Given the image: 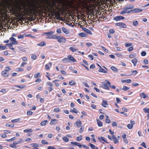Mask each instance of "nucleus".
I'll list each match as a JSON object with an SVG mask.
<instances>
[{"label":"nucleus","instance_id":"f257e3e1","mask_svg":"<svg viewBox=\"0 0 149 149\" xmlns=\"http://www.w3.org/2000/svg\"><path fill=\"white\" fill-rule=\"evenodd\" d=\"M42 1L47 8H49V12L55 14L56 10L54 7L56 4V1L54 0H42Z\"/></svg>","mask_w":149,"mask_h":149},{"label":"nucleus","instance_id":"f03ea898","mask_svg":"<svg viewBox=\"0 0 149 149\" xmlns=\"http://www.w3.org/2000/svg\"><path fill=\"white\" fill-rule=\"evenodd\" d=\"M54 32L51 31L49 32L45 33V34L46 35V38L47 39H55L56 35V34L52 35Z\"/></svg>","mask_w":149,"mask_h":149},{"label":"nucleus","instance_id":"7ed1b4c3","mask_svg":"<svg viewBox=\"0 0 149 149\" xmlns=\"http://www.w3.org/2000/svg\"><path fill=\"white\" fill-rule=\"evenodd\" d=\"M55 39L57 40V41L59 43H65L66 42L65 38L61 36L56 35Z\"/></svg>","mask_w":149,"mask_h":149},{"label":"nucleus","instance_id":"20e7f679","mask_svg":"<svg viewBox=\"0 0 149 149\" xmlns=\"http://www.w3.org/2000/svg\"><path fill=\"white\" fill-rule=\"evenodd\" d=\"M134 7V5H127L124 8V10L121 11L120 13L121 14H125L127 12V11L129 9H132Z\"/></svg>","mask_w":149,"mask_h":149},{"label":"nucleus","instance_id":"39448f33","mask_svg":"<svg viewBox=\"0 0 149 149\" xmlns=\"http://www.w3.org/2000/svg\"><path fill=\"white\" fill-rule=\"evenodd\" d=\"M116 25L119 26L121 28H126V25L123 22H118L116 23Z\"/></svg>","mask_w":149,"mask_h":149},{"label":"nucleus","instance_id":"423d86ee","mask_svg":"<svg viewBox=\"0 0 149 149\" xmlns=\"http://www.w3.org/2000/svg\"><path fill=\"white\" fill-rule=\"evenodd\" d=\"M125 19V17L122 16H117L114 17L113 20L116 21H118L120 20H123Z\"/></svg>","mask_w":149,"mask_h":149},{"label":"nucleus","instance_id":"0eeeda50","mask_svg":"<svg viewBox=\"0 0 149 149\" xmlns=\"http://www.w3.org/2000/svg\"><path fill=\"white\" fill-rule=\"evenodd\" d=\"M9 40L13 44L16 45L18 43V42L16 41V39L12 37L10 38Z\"/></svg>","mask_w":149,"mask_h":149},{"label":"nucleus","instance_id":"6e6552de","mask_svg":"<svg viewBox=\"0 0 149 149\" xmlns=\"http://www.w3.org/2000/svg\"><path fill=\"white\" fill-rule=\"evenodd\" d=\"M132 11H133V13H139L141 12L142 10L138 8H135L132 10Z\"/></svg>","mask_w":149,"mask_h":149},{"label":"nucleus","instance_id":"1a4fd4ad","mask_svg":"<svg viewBox=\"0 0 149 149\" xmlns=\"http://www.w3.org/2000/svg\"><path fill=\"white\" fill-rule=\"evenodd\" d=\"M62 30L63 32L66 34H68L70 33L69 30L64 27H62Z\"/></svg>","mask_w":149,"mask_h":149},{"label":"nucleus","instance_id":"9d476101","mask_svg":"<svg viewBox=\"0 0 149 149\" xmlns=\"http://www.w3.org/2000/svg\"><path fill=\"white\" fill-rule=\"evenodd\" d=\"M52 66V63L49 62L48 64L45 65V68L46 70H49L50 69V66L51 67Z\"/></svg>","mask_w":149,"mask_h":149},{"label":"nucleus","instance_id":"9b49d317","mask_svg":"<svg viewBox=\"0 0 149 149\" xmlns=\"http://www.w3.org/2000/svg\"><path fill=\"white\" fill-rule=\"evenodd\" d=\"M1 75L4 77H8L9 76V74L7 72L3 70L1 72Z\"/></svg>","mask_w":149,"mask_h":149},{"label":"nucleus","instance_id":"f8f14e48","mask_svg":"<svg viewBox=\"0 0 149 149\" xmlns=\"http://www.w3.org/2000/svg\"><path fill=\"white\" fill-rule=\"evenodd\" d=\"M69 60L73 62H76V59L71 55H69L68 56Z\"/></svg>","mask_w":149,"mask_h":149},{"label":"nucleus","instance_id":"ddd939ff","mask_svg":"<svg viewBox=\"0 0 149 149\" xmlns=\"http://www.w3.org/2000/svg\"><path fill=\"white\" fill-rule=\"evenodd\" d=\"M30 145L33 147L32 149H39L38 148L39 147V145L38 144L36 143H32Z\"/></svg>","mask_w":149,"mask_h":149},{"label":"nucleus","instance_id":"4468645a","mask_svg":"<svg viewBox=\"0 0 149 149\" xmlns=\"http://www.w3.org/2000/svg\"><path fill=\"white\" fill-rule=\"evenodd\" d=\"M75 124L77 127H80L82 125L81 121L80 120H77L76 121Z\"/></svg>","mask_w":149,"mask_h":149},{"label":"nucleus","instance_id":"2eb2a0df","mask_svg":"<svg viewBox=\"0 0 149 149\" xmlns=\"http://www.w3.org/2000/svg\"><path fill=\"white\" fill-rule=\"evenodd\" d=\"M17 143H16V141H14L13 144L10 145L9 146L13 148H16L17 147L16 145L17 144Z\"/></svg>","mask_w":149,"mask_h":149},{"label":"nucleus","instance_id":"dca6fc26","mask_svg":"<svg viewBox=\"0 0 149 149\" xmlns=\"http://www.w3.org/2000/svg\"><path fill=\"white\" fill-rule=\"evenodd\" d=\"M46 45V42L44 41H42L39 43L37 44V45L39 46L44 47Z\"/></svg>","mask_w":149,"mask_h":149},{"label":"nucleus","instance_id":"f3484780","mask_svg":"<svg viewBox=\"0 0 149 149\" xmlns=\"http://www.w3.org/2000/svg\"><path fill=\"white\" fill-rule=\"evenodd\" d=\"M139 96L141 98H146L148 97V95L144 93H142L139 94Z\"/></svg>","mask_w":149,"mask_h":149},{"label":"nucleus","instance_id":"a211bd4d","mask_svg":"<svg viewBox=\"0 0 149 149\" xmlns=\"http://www.w3.org/2000/svg\"><path fill=\"white\" fill-rule=\"evenodd\" d=\"M41 74L40 72H38L36 74H35L34 76V77L35 79L39 78L41 77Z\"/></svg>","mask_w":149,"mask_h":149},{"label":"nucleus","instance_id":"6ab92c4d","mask_svg":"<svg viewBox=\"0 0 149 149\" xmlns=\"http://www.w3.org/2000/svg\"><path fill=\"white\" fill-rule=\"evenodd\" d=\"M96 121L98 126L99 127H101L103 126L102 122L98 119H97Z\"/></svg>","mask_w":149,"mask_h":149},{"label":"nucleus","instance_id":"aec40b11","mask_svg":"<svg viewBox=\"0 0 149 149\" xmlns=\"http://www.w3.org/2000/svg\"><path fill=\"white\" fill-rule=\"evenodd\" d=\"M112 137L114 143H118V140L115 135H112Z\"/></svg>","mask_w":149,"mask_h":149},{"label":"nucleus","instance_id":"412c9836","mask_svg":"<svg viewBox=\"0 0 149 149\" xmlns=\"http://www.w3.org/2000/svg\"><path fill=\"white\" fill-rule=\"evenodd\" d=\"M108 104L106 100H103L102 102V105L104 107H106V106L108 105Z\"/></svg>","mask_w":149,"mask_h":149},{"label":"nucleus","instance_id":"4be33fe9","mask_svg":"<svg viewBox=\"0 0 149 149\" xmlns=\"http://www.w3.org/2000/svg\"><path fill=\"white\" fill-rule=\"evenodd\" d=\"M143 111L145 113H148L147 115V117H149V108H145L143 109Z\"/></svg>","mask_w":149,"mask_h":149},{"label":"nucleus","instance_id":"5701e85b","mask_svg":"<svg viewBox=\"0 0 149 149\" xmlns=\"http://www.w3.org/2000/svg\"><path fill=\"white\" fill-rule=\"evenodd\" d=\"M101 87L105 89L108 90L109 89V87L107 86V85L106 84H103L102 85Z\"/></svg>","mask_w":149,"mask_h":149},{"label":"nucleus","instance_id":"b1692460","mask_svg":"<svg viewBox=\"0 0 149 149\" xmlns=\"http://www.w3.org/2000/svg\"><path fill=\"white\" fill-rule=\"evenodd\" d=\"M138 60L136 58H134L132 60V62L133 63L134 66H136Z\"/></svg>","mask_w":149,"mask_h":149},{"label":"nucleus","instance_id":"393cba45","mask_svg":"<svg viewBox=\"0 0 149 149\" xmlns=\"http://www.w3.org/2000/svg\"><path fill=\"white\" fill-rule=\"evenodd\" d=\"M59 80L58 79H55L52 81L53 83H55V85L56 87H58L59 86V84L57 82H59Z\"/></svg>","mask_w":149,"mask_h":149},{"label":"nucleus","instance_id":"a878e982","mask_svg":"<svg viewBox=\"0 0 149 149\" xmlns=\"http://www.w3.org/2000/svg\"><path fill=\"white\" fill-rule=\"evenodd\" d=\"M107 84L111 88L113 89H116V87H115V86L114 85H113V86H111V83L108 80H107Z\"/></svg>","mask_w":149,"mask_h":149},{"label":"nucleus","instance_id":"bb28decb","mask_svg":"<svg viewBox=\"0 0 149 149\" xmlns=\"http://www.w3.org/2000/svg\"><path fill=\"white\" fill-rule=\"evenodd\" d=\"M121 81L123 83L125 82L129 84L131 82L132 80L130 79H128L126 80H121Z\"/></svg>","mask_w":149,"mask_h":149},{"label":"nucleus","instance_id":"cd10ccee","mask_svg":"<svg viewBox=\"0 0 149 149\" xmlns=\"http://www.w3.org/2000/svg\"><path fill=\"white\" fill-rule=\"evenodd\" d=\"M15 86L17 88H18L22 89L25 88L26 87V86L25 85H23L22 86L15 85Z\"/></svg>","mask_w":149,"mask_h":149},{"label":"nucleus","instance_id":"c85d7f7f","mask_svg":"<svg viewBox=\"0 0 149 149\" xmlns=\"http://www.w3.org/2000/svg\"><path fill=\"white\" fill-rule=\"evenodd\" d=\"M21 120L20 118H18L15 119H13L11 120V122L13 123H16L19 122Z\"/></svg>","mask_w":149,"mask_h":149},{"label":"nucleus","instance_id":"c756f323","mask_svg":"<svg viewBox=\"0 0 149 149\" xmlns=\"http://www.w3.org/2000/svg\"><path fill=\"white\" fill-rule=\"evenodd\" d=\"M57 123V120L56 119H53L51 120L50 122L51 124H56Z\"/></svg>","mask_w":149,"mask_h":149},{"label":"nucleus","instance_id":"7c9ffc66","mask_svg":"<svg viewBox=\"0 0 149 149\" xmlns=\"http://www.w3.org/2000/svg\"><path fill=\"white\" fill-rule=\"evenodd\" d=\"M84 30L85 32H86L88 34H89L91 35L92 34L91 31L89 29H87L86 28H84Z\"/></svg>","mask_w":149,"mask_h":149},{"label":"nucleus","instance_id":"2f4dec72","mask_svg":"<svg viewBox=\"0 0 149 149\" xmlns=\"http://www.w3.org/2000/svg\"><path fill=\"white\" fill-rule=\"evenodd\" d=\"M98 71L100 72H102L103 73H107V72L106 71L104 70L102 68H100L99 69H98Z\"/></svg>","mask_w":149,"mask_h":149},{"label":"nucleus","instance_id":"473e14b6","mask_svg":"<svg viewBox=\"0 0 149 149\" xmlns=\"http://www.w3.org/2000/svg\"><path fill=\"white\" fill-rule=\"evenodd\" d=\"M17 138L15 137H13L10 139H7L6 140L7 141H11L14 140H15L17 139Z\"/></svg>","mask_w":149,"mask_h":149},{"label":"nucleus","instance_id":"72a5a7b5","mask_svg":"<svg viewBox=\"0 0 149 149\" xmlns=\"http://www.w3.org/2000/svg\"><path fill=\"white\" fill-rule=\"evenodd\" d=\"M98 139H99V140L100 141H101V140L104 141L105 142L107 143H109L107 142L105 140V138L104 137H103V136H101L100 137V138H98Z\"/></svg>","mask_w":149,"mask_h":149},{"label":"nucleus","instance_id":"f704fd0d","mask_svg":"<svg viewBox=\"0 0 149 149\" xmlns=\"http://www.w3.org/2000/svg\"><path fill=\"white\" fill-rule=\"evenodd\" d=\"M47 122L48 121L47 120H43L40 123V125L42 126L45 125Z\"/></svg>","mask_w":149,"mask_h":149},{"label":"nucleus","instance_id":"c9c22d12","mask_svg":"<svg viewBox=\"0 0 149 149\" xmlns=\"http://www.w3.org/2000/svg\"><path fill=\"white\" fill-rule=\"evenodd\" d=\"M16 6L17 8L18 9H20L21 10L22 9L21 8V6L20 5L19 2L18 1H16Z\"/></svg>","mask_w":149,"mask_h":149},{"label":"nucleus","instance_id":"e433bc0d","mask_svg":"<svg viewBox=\"0 0 149 149\" xmlns=\"http://www.w3.org/2000/svg\"><path fill=\"white\" fill-rule=\"evenodd\" d=\"M69 49L72 52H75L76 51L77 49H75L73 47H71L69 48Z\"/></svg>","mask_w":149,"mask_h":149},{"label":"nucleus","instance_id":"4c0bfd02","mask_svg":"<svg viewBox=\"0 0 149 149\" xmlns=\"http://www.w3.org/2000/svg\"><path fill=\"white\" fill-rule=\"evenodd\" d=\"M79 35L81 37H86V34L82 32L79 34Z\"/></svg>","mask_w":149,"mask_h":149},{"label":"nucleus","instance_id":"58836bf2","mask_svg":"<svg viewBox=\"0 0 149 149\" xmlns=\"http://www.w3.org/2000/svg\"><path fill=\"white\" fill-rule=\"evenodd\" d=\"M70 111L72 112L75 113H78V111L75 108H73V109H71Z\"/></svg>","mask_w":149,"mask_h":149},{"label":"nucleus","instance_id":"ea45409f","mask_svg":"<svg viewBox=\"0 0 149 149\" xmlns=\"http://www.w3.org/2000/svg\"><path fill=\"white\" fill-rule=\"evenodd\" d=\"M11 68L9 66H6L5 68L4 71L7 72L11 70Z\"/></svg>","mask_w":149,"mask_h":149},{"label":"nucleus","instance_id":"a19ab883","mask_svg":"<svg viewBox=\"0 0 149 149\" xmlns=\"http://www.w3.org/2000/svg\"><path fill=\"white\" fill-rule=\"evenodd\" d=\"M33 131V130L31 129H26L24 130V132H32Z\"/></svg>","mask_w":149,"mask_h":149},{"label":"nucleus","instance_id":"79ce46f5","mask_svg":"<svg viewBox=\"0 0 149 149\" xmlns=\"http://www.w3.org/2000/svg\"><path fill=\"white\" fill-rule=\"evenodd\" d=\"M62 139L63 140L66 142H67L69 141V139L66 136L63 137Z\"/></svg>","mask_w":149,"mask_h":149},{"label":"nucleus","instance_id":"37998d69","mask_svg":"<svg viewBox=\"0 0 149 149\" xmlns=\"http://www.w3.org/2000/svg\"><path fill=\"white\" fill-rule=\"evenodd\" d=\"M82 135H80L77 138L76 140L77 141H80L82 139Z\"/></svg>","mask_w":149,"mask_h":149},{"label":"nucleus","instance_id":"c03bdc74","mask_svg":"<svg viewBox=\"0 0 149 149\" xmlns=\"http://www.w3.org/2000/svg\"><path fill=\"white\" fill-rule=\"evenodd\" d=\"M111 68L112 70L114 72H117L118 70L116 68L113 66H112L111 67Z\"/></svg>","mask_w":149,"mask_h":149},{"label":"nucleus","instance_id":"a18cd8bd","mask_svg":"<svg viewBox=\"0 0 149 149\" xmlns=\"http://www.w3.org/2000/svg\"><path fill=\"white\" fill-rule=\"evenodd\" d=\"M106 119L105 120V122L106 123H109L111 122V120H110L108 118V116H106Z\"/></svg>","mask_w":149,"mask_h":149},{"label":"nucleus","instance_id":"49530a36","mask_svg":"<svg viewBox=\"0 0 149 149\" xmlns=\"http://www.w3.org/2000/svg\"><path fill=\"white\" fill-rule=\"evenodd\" d=\"M63 62L64 63H68L69 62L68 58H65L62 60Z\"/></svg>","mask_w":149,"mask_h":149},{"label":"nucleus","instance_id":"de8ad7c7","mask_svg":"<svg viewBox=\"0 0 149 149\" xmlns=\"http://www.w3.org/2000/svg\"><path fill=\"white\" fill-rule=\"evenodd\" d=\"M132 43H128L127 42H126L125 43V46L126 47H128L130 46H131L132 45Z\"/></svg>","mask_w":149,"mask_h":149},{"label":"nucleus","instance_id":"09e8293b","mask_svg":"<svg viewBox=\"0 0 149 149\" xmlns=\"http://www.w3.org/2000/svg\"><path fill=\"white\" fill-rule=\"evenodd\" d=\"M69 84L70 85L72 86L73 85H75L76 84V83L75 82H73V80H72L71 81L69 82Z\"/></svg>","mask_w":149,"mask_h":149},{"label":"nucleus","instance_id":"8fccbe9b","mask_svg":"<svg viewBox=\"0 0 149 149\" xmlns=\"http://www.w3.org/2000/svg\"><path fill=\"white\" fill-rule=\"evenodd\" d=\"M133 25L136 26L138 24V22L137 21L134 20L133 22Z\"/></svg>","mask_w":149,"mask_h":149},{"label":"nucleus","instance_id":"3c124183","mask_svg":"<svg viewBox=\"0 0 149 149\" xmlns=\"http://www.w3.org/2000/svg\"><path fill=\"white\" fill-rule=\"evenodd\" d=\"M130 88L129 87H128L126 86H124L122 90L125 91H126L128 90Z\"/></svg>","mask_w":149,"mask_h":149},{"label":"nucleus","instance_id":"603ef678","mask_svg":"<svg viewBox=\"0 0 149 149\" xmlns=\"http://www.w3.org/2000/svg\"><path fill=\"white\" fill-rule=\"evenodd\" d=\"M6 126L7 127H10L12 128L14 127V125L13 124L9 125L8 123H6Z\"/></svg>","mask_w":149,"mask_h":149},{"label":"nucleus","instance_id":"864d4df0","mask_svg":"<svg viewBox=\"0 0 149 149\" xmlns=\"http://www.w3.org/2000/svg\"><path fill=\"white\" fill-rule=\"evenodd\" d=\"M131 72L132 73L131 75L134 74V75H136L138 73V72L136 70L132 71Z\"/></svg>","mask_w":149,"mask_h":149},{"label":"nucleus","instance_id":"5fc2aeb1","mask_svg":"<svg viewBox=\"0 0 149 149\" xmlns=\"http://www.w3.org/2000/svg\"><path fill=\"white\" fill-rule=\"evenodd\" d=\"M41 143L44 144L48 145L49 144V142L45 140H42L41 141Z\"/></svg>","mask_w":149,"mask_h":149},{"label":"nucleus","instance_id":"6e6d98bb","mask_svg":"<svg viewBox=\"0 0 149 149\" xmlns=\"http://www.w3.org/2000/svg\"><path fill=\"white\" fill-rule=\"evenodd\" d=\"M37 56L36 55L32 54L31 56V58L33 60H35L36 59Z\"/></svg>","mask_w":149,"mask_h":149},{"label":"nucleus","instance_id":"4d7b16f0","mask_svg":"<svg viewBox=\"0 0 149 149\" xmlns=\"http://www.w3.org/2000/svg\"><path fill=\"white\" fill-rule=\"evenodd\" d=\"M133 124H130L127 125V127L129 129H131L133 127Z\"/></svg>","mask_w":149,"mask_h":149},{"label":"nucleus","instance_id":"13d9d810","mask_svg":"<svg viewBox=\"0 0 149 149\" xmlns=\"http://www.w3.org/2000/svg\"><path fill=\"white\" fill-rule=\"evenodd\" d=\"M109 33H110L111 34H113L114 33L115 31L113 29H110L109 30Z\"/></svg>","mask_w":149,"mask_h":149},{"label":"nucleus","instance_id":"bf43d9fd","mask_svg":"<svg viewBox=\"0 0 149 149\" xmlns=\"http://www.w3.org/2000/svg\"><path fill=\"white\" fill-rule=\"evenodd\" d=\"M61 72L62 74L63 75H66L67 73L64 70L62 69L61 70Z\"/></svg>","mask_w":149,"mask_h":149},{"label":"nucleus","instance_id":"052dcab7","mask_svg":"<svg viewBox=\"0 0 149 149\" xmlns=\"http://www.w3.org/2000/svg\"><path fill=\"white\" fill-rule=\"evenodd\" d=\"M33 113V112L31 111H27V114L28 116H30L32 115Z\"/></svg>","mask_w":149,"mask_h":149},{"label":"nucleus","instance_id":"680f3d73","mask_svg":"<svg viewBox=\"0 0 149 149\" xmlns=\"http://www.w3.org/2000/svg\"><path fill=\"white\" fill-rule=\"evenodd\" d=\"M134 49L133 47H130L127 49V50L129 52H131Z\"/></svg>","mask_w":149,"mask_h":149},{"label":"nucleus","instance_id":"e2e57ef3","mask_svg":"<svg viewBox=\"0 0 149 149\" xmlns=\"http://www.w3.org/2000/svg\"><path fill=\"white\" fill-rule=\"evenodd\" d=\"M95 68V66L94 64H92L90 66V69H94Z\"/></svg>","mask_w":149,"mask_h":149},{"label":"nucleus","instance_id":"0e129e2a","mask_svg":"<svg viewBox=\"0 0 149 149\" xmlns=\"http://www.w3.org/2000/svg\"><path fill=\"white\" fill-rule=\"evenodd\" d=\"M90 145L91 146V148L92 149H95V146L94 145L92 144L91 143H89Z\"/></svg>","mask_w":149,"mask_h":149},{"label":"nucleus","instance_id":"69168bd1","mask_svg":"<svg viewBox=\"0 0 149 149\" xmlns=\"http://www.w3.org/2000/svg\"><path fill=\"white\" fill-rule=\"evenodd\" d=\"M36 80L35 81V82L36 83H40V82L42 80L40 78H38L36 79Z\"/></svg>","mask_w":149,"mask_h":149},{"label":"nucleus","instance_id":"338daca9","mask_svg":"<svg viewBox=\"0 0 149 149\" xmlns=\"http://www.w3.org/2000/svg\"><path fill=\"white\" fill-rule=\"evenodd\" d=\"M60 111V110L58 108H55L54 110V111L55 112H58Z\"/></svg>","mask_w":149,"mask_h":149},{"label":"nucleus","instance_id":"774afa93","mask_svg":"<svg viewBox=\"0 0 149 149\" xmlns=\"http://www.w3.org/2000/svg\"><path fill=\"white\" fill-rule=\"evenodd\" d=\"M56 32L58 34H60L61 33V29L60 28H58L56 30Z\"/></svg>","mask_w":149,"mask_h":149}]
</instances>
